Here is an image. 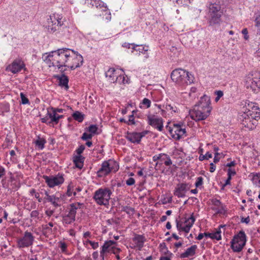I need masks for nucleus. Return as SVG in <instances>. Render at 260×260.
Wrapping results in <instances>:
<instances>
[{
    "mask_svg": "<svg viewBox=\"0 0 260 260\" xmlns=\"http://www.w3.org/2000/svg\"><path fill=\"white\" fill-rule=\"evenodd\" d=\"M238 118L244 127L249 130L254 129L260 119V109L257 104L245 101L244 106L239 113Z\"/></svg>",
    "mask_w": 260,
    "mask_h": 260,
    "instance_id": "f257e3e1",
    "label": "nucleus"
},
{
    "mask_svg": "<svg viewBox=\"0 0 260 260\" xmlns=\"http://www.w3.org/2000/svg\"><path fill=\"white\" fill-rule=\"evenodd\" d=\"M68 52L69 48L58 49L44 54L42 59L49 67H55L60 72L64 73L67 70L66 64Z\"/></svg>",
    "mask_w": 260,
    "mask_h": 260,
    "instance_id": "f03ea898",
    "label": "nucleus"
},
{
    "mask_svg": "<svg viewBox=\"0 0 260 260\" xmlns=\"http://www.w3.org/2000/svg\"><path fill=\"white\" fill-rule=\"evenodd\" d=\"M207 22L210 26H219L222 23L223 9L220 2L209 3L207 6Z\"/></svg>",
    "mask_w": 260,
    "mask_h": 260,
    "instance_id": "7ed1b4c3",
    "label": "nucleus"
},
{
    "mask_svg": "<svg viewBox=\"0 0 260 260\" xmlns=\"http://www.w3.org/2000/svg\"><path fill=\"white\" fill-rule=\"evenodd\" d=\"M171 78L173 82L181 87L193 83L194 80L193 75L181 68L174 70L171 73Z\"/></svg>",
    "mask_w": 260,
    "mask_h": 260,
    "instance_id": "20e7f679",
    "label": "nucleus"
},
{
    "mask_svg": "<svg viewBox=\"0 0 260 260\" xmlns=\"http://www.w3.org/2000/svg\"><path fill=\"white\" fill-rule=\"evenodd\" d=\"M119 168V164L116 160L109 159L101 164L100 168L96 172V176L99 178L105 177L111 172L116 173Z\"/></svg>",
    "mask_w": 260,
    "mask_h": 260,
    "instance_id": "39448f33",
    "label": "nucleus"
},
{
    "mask_svg": "<svg viewBox=\"0 0 260 260\" xmlns=\"http://www.w3.org/2000/svg\"><path fill=\"white\" fill-rule=\"evenodd\" d=\"M112 194V191L109 188L101 187L95 191L93 199L98 205L107 207Z\"/></svg>",
    "mask_w": 260,
    "mask_h": 260,
    "instance_id": "423d86ee",
    "label": "nucleus"
},
{
    "mask_svg": "<svg viewBox=\"0 0 260 260\" xmlns=\"http://www.w3.org/2000/svg\"><path fill=\"white\" fill-rule=\"evenodd\" d=\"M83 206L82 203H75L71 204L66 213L62 215V223L64 226L71 224L75 221L77 210Z\"/></svg>",
    "mask_w": 260,
    "mask_h": 260,
    "instance_id": "0eeeda50",
    "label": "nucleus"
},
{
    "mask_svg": "<svg viewBox=\"0 0 260 260\" xmlns=\"http://www.w3.org/2000/svg\"><path fill=\"white\" fill-rule=\"evenodd\" d=\"M117 243L113 240H106L101 247L100 256L102 260H105V256L107 253L119 254L121 249L117 247Z\"/></svg>",
    "mask_w": 260,
    "mask_h": 260,
    "instance_id": "6e6552de",
    "label": "nucleus"
},
{
    "mask_svg": "<svg viewBox=\"0 0 260 260\" xmlns=\"http://www.w3.org/2000/svg\"><path fill=\"white\" fill-rule=\"evenodd\" d=\"M211 111L209 108L206 109L196 105L193 109L190 110L189 115L192 119L200 121L206 119L210 114Z\"/></svg>",
    "mask_w": 260,
    "mask_h": 260,
    "instance_id": "1a4fd4ad",
    "label": "nucleus"
},
{
    "mask_svg": "<svg viewBox=\"0 0 260 260\" xmlns=\"http://www.w3.org/2000/svg\"><path fill=\"white\" fill-rule=\"evenodd\" d=\"M166 128L172 137L176 140H179L186 136L185 126L183 124L173 123L172 125H167Z\"/></svg>",
    "mask_w": 260,
    "mask_h": 260,
    "instance_id": "9d476101",
    "label": "nucleus"
},
{
    "mask_svg": "<svg viewBox=\"0 0 260 260\" xmlns=\"http://www.w3.org/2000/svg\"><path fill=\"white\" fill-rule=\"evenodd\" d=\"M35 239V237L32 233L28 231H26L22 236L17 239V247L20 249L28 248L33 244Z\"/></svg>",
    "mask_w": 260,
    "mask_h": 260,
    "instance_id": "9b49d317",
    "label": "nucleus"
},
{
    "mask_svg": "<svg viewBox=\"0 0 260 260\" xmlns=\"http://www.w3.org/2000/svg\"><path fill=\"white\" fill-rule=\"evenodd\" d=\"M63 24V17L58 14H52L47 19L48 30L51 32H54Z\"/></svg>",
    "mask_w": 260,
    "mask_h": 260,
    "instance_id": "f8f14e48",
    "label": "nucleus"
},
{
    "mask_svg": "<svg viewBox=\"0 0 260 260\" xmlns=\"http://www.w3.org/2000/svg\"><path fill=\"white\" fill-rule=\"evenodd\" d=\"M147 121L149 125H151L158 131L161 132L164 127V120L161 117L155 114L148 113L147 114Z\"/></svg>",
    "mask_w": 260,
    "mask_h": 260,
    "instance_id": "ddd939ff",
    "label": "nucleus"
},
{
    "mask_svg": "<svg viewBox=\"0 0 260 260\" xmlns=\"http://www.w3.org/2000/svg\"><path fill=\"white\" fill-rule=\"evenodd\" d=\"M43 178L45 180L47 185L50 188L62 184L64 180L63 175L59 173L54 176L43 175Z\"/></svg>",
    "mask_w": 260,
    "mask_h": 260,
    "instance_id": "4468645a",
    "label": "nucleus"
},
{
    "mask_svg": "<svg viewBox=\"0 0 260 260\" xmlns=\"http://www.w3.org/2000/svg\"><path fill=\"white\" fill-rule=\"evenodd\" d=\"M24 69L26 70L25 64L21 58H16L6 68V70L15 74Z\"/></svg>",
    "mask_w": 260,
    "mask_h": 260,
    "instance_id": "2eb2a0df",
    "label": "nucleus"
},
{
    "mask_svg": "<svg viewBox=\"0 0 260 260\" xmlns=\"http://www.w3.org/2000/svg\"><path fill=\"white\" fill-rule=\"evenodd\" d=\"M195 220L196 219L193 216V213L191 215L190 217L185 219L184 223H186V224L185 226H183V222L176 219V227L178 231L179 232L183 231L186 233H189Z\"/></svg>",
    "mask_w": 260,
    "mask_h": 260,
    "instance_id": "dca6fc26",
    "label": "nucleus"
},
{
    "mask_svg": "<svg viewBox=\"0 0 260 260\" xmlns=\"http://www.w3.org/2000/svg\"><path fill=\"white\" fill-rule=\"evenodd\" d=\"M47 112L45 116L41 119V122L49 125L57 124V113H56L53 110H51L50 107L47 108Z\"/></svg>",
    "mask_w": 260,
    "mask_h": 260,
    "instance_id": "f3484780",
    "label": "nucleus"
},
{
    "mask_svg": "<svg viewBox=\"0 0 260 260\" xmlns=\"http://www.w3.org/2000/svg\"><path fill=\"white\" fill-rule=\"evenodd\" d=\"M90 5L92 7H95L98 9H101L102 11L106 13V15H107L106 19L109 21L111 19V13L107 8V6L105 3L102 2L101 0H91L90 3Z\"/></svg>",
    "mask_w": 260,
    "mask_h": 260,
    "instance_id": "a211bd4d",
    "label": "nucleus"
},
{
    "mask_svg": "<svg viewBox=\"0 0 260 260\" xmlns=\"http://www.w3.org/2000/svg\"><path fill=\"white\" fill-rule=\"evenodd\" d=\"M44 194V203L49 202L56 208L61 206V199L56 194L50 195L48 191H45Z\"/></svg>",
    "mask_w": 260,
    "mask_h": 260,
    "instance_id": "6ab92c4d",
    "label": "nucleus"
},
{
    "mask_svg": "<svg viewBox=\"0 0 260 260\" xmlns=\"http://www.w3.org/2000/svg\"><path fill=\"white\" fill-rule=\"evenodd\" d=\"M252 75H248L245 78V86L247 89L255 91L260 86V78H253Z\"/></svg>",
    "mask_w": 260,
    "mask_h": 260,
    "instance_id": "aec40b11",
    "label": "nucleus"
},
{
    "mask_svg": "<svg viewBox=\"0 0 260 260\" xmlns=\"http://www.w3.org/2000/svg\"><path fill=\"white\" fill-rule=\"evenodd\" d=\"M189 189L187 183H180L177 184L174 191V194L178 198L185 197L186 192Z\"/></svg>",
    "mask_w": 260,
    "mask_h": 260,
    "instance_id": "412c9836",
    "label": "nucleus"
},
{
    "mask_svg": "<svg viewBox=\"0 0 260 260\" xmlns=\"http://www.w3.org/2000/svg\"><path fill=\"white\" fill-rule=\"evenodd\" d=\"M132 241L134 244V248H137L139 250H141L144 247L146 238L143 235H139L134 233V237L132 238Z\"/></svg>",
    "mask_w": 260,
    "mask_h": 260,
    "instance_id": "4be33fe9",
    "label": "nucleus"
},
{
    "mask_svg": "<svg viewBox=\"0 0 260 260\" xmlns=\"http://www.w3.org/2000/svg\"><path fill=\"white\" fill-rule=\"evenodd\" d=\"M232 241L237 244H240L242 245H245L246 242V236L243 231H240L237 235H235Z\"/></svg>",
    "mask_w": 260,
    "mask_h": 260,
    "instance_id": "5701e85b",
    "label": "nucleus"
},
{
    "mask_svg": "<svg viewBox=\"0 0 260 260\" xmlns=\"http://www.w3.org/2000/svg\"><path fill=\"white\" fill-rule=\"evenodd\" d=\"M196 105L206 109L209 108L210 111L212 110L210 97L205 94L201 97L199 103Z\"/></svg>",
    "mask_w": 260,
    "mask_h": 260,
    "instance_id": "b1692460",
    "label": "nucleus"
},
{
    "mask_svg": "<svg viewBox=\"0 0 260 260\" xmlns=\"http://www.w3.org/2000/svg\"><path fill=\"white\" fill-rule=\"evenodd\" d=\"M125 138L132 143L139 144L141 141L137 132H127Z\"/></svg>",
    "mask_w": 260,
    "mask_h": 260,
    "instance_id": "393cba45",
    "label": "nucleus"
},
{
    "mask_svg": "<svg viewBox=\"0 0 260 260\" xmlns=\"http://www.w3.org/2000/svg\"><path fill=\"white\" fill-rule=\"evenodd\" d=\"M71 70H74L76 68L80 67L83 63V56L79 54L78 52L76 53L74 59L73 60Z\"/></svg>",
    "mask_w": 260,
    "mask_h": 260,
    "instance_id": "a878e982",
    "label": "nucleus"
},
{
    "mask_svg": "<svg viewBox=\"0 0 260 260\" xmlns=\"http://www.w3.org/2000/svg\"><path fill=\"white\" fill-rule=\"evenodd\" d=\"M197 249V246L196 245L191 246L189 248H187L184 252L180 254V258H184L194 255Z\"/></svg>",
    "mask_w": 260,
    "mask_h": 260,
    "instance_id": "bb28decb",
    "label": "nucleus"
},
{
    "mask_svg": "<svg viewBox=\"0 0 260 260\" xmlns=\"http://www.w3.org/2000/svg\"><path fill=\"white\" fill-rule=\"evenodd\" d=\"M61 75H57L55 78L59 81V85L61 87H64L65 89L69 88V78L63 73Z\"/></svg>",
    "mask_w": 260,
    "mask_h": 260,
    "instance_id": "cd10ccee",
    "label": "nucleus"
},
{
    "mask_svg": "<svg viewBox=\"0 0 260 260\" xmlns=\"http://www.w3.org/2000/svg\"><path fill=\"white\" fill-rule=\"evenodd\" d=\"M116 70L113 68H110L106 73V77L111 83H115V79L117 76Z\"/></svg>",
    "mask_w": 260,
    "mask_h": 260,
    "instance_id": "c85d7f7f",
    "label": "nucleus"
},
{
    "mask_svg": "<svg viewBox=\"0 0 260 260\" xmlns=\"http://www.w3.org/2000/svg\"><path fill=\"white\" fill-rule=\"evenodd\" d=\"M77 51L69 49V52L68 53L67 60L66 64V68H68L71 70L73 60L74 59L75 54Z\"/></svg>",
    "mask_w": 260,
    "mask_h": 260,
    "instance_id": "c756f323",
    "label": "nucleus"
},
{
    "mask_svg": "<svg viewBox=\"0 0 260 260\" xmlns=\"http://www.w3.org/2000/svg\"><path fill=\"white\" fill-rule=\"evenodd\" d=\"M163 108L165 109L166 111H168L171 114L178 113L179 111V109L174 103H170L167 102L166 104L163 105Z\"/></svg>",
    "mask_w": 260,
    "mask_h": 260,
    "instance_id": "7c9ffc66",
    "label": "nucleus"
},
{
    "mask_svg": "<svg viewBox=\"0 0 260 260\" xmlns=\"http://www.w3.org/2000/svg\"><path fill=\"white\" fill-rule=\"evenodd\" d=\"M85 158L82 155H76L74 157L73 162L76 168L81 169L84 165Z\"/></svg>",
    "mask_w": 260,
    "mask_h": 260,
    "instance_id": "2f4dec72",
    "label": "nucleus"
},
{
    "mask_svg": "<svg viewBox=\"0 0 260 260\" xmlns=\"http://www.w3.org/2000/svg\"><path fill=\"white\" fill-rule=\"evenodd\" d=\"M36 147L39 150H43L45 148L46 140L44 138L38 136L37 139L34 142Z\"/></svg>",
    "mask_w": 260,
    "mask_h": 260,
    "instance_id": "473e14b6",
    "label": "nucleus"
},
{
    "mask_svg": "<svg viewBox=\"0 0 260 260\" xmlns=\"http://www.w3.org/2000/svg\"><path fill=\"white\" fill-rule=\"evenodd\" d=\"M159 158L161 163H164L166 166H169L172 164L170 157L167 154L160 153Z\"/></svg>",
    "mask_w": 260,
    "mask_h": 260,
    "instance_id": "72a5a7b5",
    "label": "nucleus"
},
{
    "mask_svg": "<svg viewBox=\"0 0 260 260\" xmlns=\"http://www.w3.org/2000/svg\"><path fill=\"white\" fill-rule=\"evenodd\" d=\"M72 117L76 121L82 122L84 119L85 115L78 111H76L73 113Z\"/></svg>",
    "mask_w": 260,
    "mask_h": 260,
    "instance_id": "f704fd0d",
    "label": "nucleus"
},
{
    "mask_svg": "<svg viewBox=\"0 0 260 260\" xmlns=\"http://www.w3.org/2000/svg\"><path fill=\"white\" fill-rule=\"evenodd\" d=\"M29 194L30 196L34 197L35 199H36L38 202L44 203V199L42 198V197L38 193L37 190L35 188H31L29 191Z\"/></svg>",
    "mask_w": 260,
    "mask_h": 260,
    "instance_id": "c9c22d12",
    "label": "nucleus"
},
{
    "mask_svg": "<svg viewBox=\"0 0 260 260\" xmlns=\"http://www.w3.org/2000/svg\"><path fill=\"white\" fill-rule=\"evenodd\" d=\"M240 244H237L236 243L231 241V247L234 252H239L242 251L244 246Z\"/></svg>",
    "mask_w": 260,
    "mask_h": 260,
    "instance_id": "e433bc0d",
    "label": "nucleus"
},
{
    "mask_svg": "<svg viewBox=\"0 0 260 260\" xmlns=\"http://www.w3.org/2000/svg\"><path fill=\"white\" fill-rule=\"evenodd\" d=\"M137 111L133 110L132 111V114L128 116V120L126 121V124L128 125H135L136 124V121L135 120V117H139V116H137L136 115Z\"/></svg>",
    "mask_w": 260,
    "mask_h": 260,
    "instance_id": "4c0bfd02",
    "label": "nucleus"
},
{
    "mask_svg": "<svg viewBox=\"0 0 260 260\" xmlns=\"http://www.w3.org/2000/svg\"><path fill=\"white\" fill-rule=\"evenodd\" d=\"M121 211L126 212L129 216H133L135 213V209L128 206H121Z\"/></svg>",
    "mask_w": 260,
    "mask_h": 260,
    "instance_id": "58836bf2",
    "label": "nucleus"
},
{
    "mask_svg": "<svg viewBox=\"0 0 260 260\" xmlns=\"http://www.w3.org/2000/svg\"><path fill=\"white\" fill-rule=\"evenodd\" d=\"M151 101L147 98H144L140 104V108H149L151 106Z\"/></svg>",
    "mask_w": 260,
    "mask_h": 260,
    "instance_id": "ea45409f",
    "label": "nucleus"
},
{
    "mask_svg": "<svg viewBox=\"0 0 260 260\" xmlns=\"http://www.w3.org/2000/svg\"><path fill=\"white\" fill-rule=\"evenodd\" d=\"M149 46L146 45H139V46L137 48V52H139V55H140L141 53L145 54L146 52L148 51Z\"/></svg>",
    "mask_w": 260,
    "mask_h": 260,
    "instance_id": "a19ab883",
    "label": "nucleus"
},
{
    "mask_svg": "<svg viewBox=\"0 0 260 260\" xmlns=\"http://www.w3.org/2000/svg\"><path fill=\"white\" fill-rule=\"evenodd\" d=\"M77 193L74 191V185L72 183H70L68 186L67 195L68 197H71L72 195L75 196Z\"/></svg>",
    "mask_w": 260,
    "mask_h": 260,
    "instance_id": "79ce46f5",
    "label": "nucleus"
},
{
    "mask_svg": "<svg viewBox=\"0 0 260 260\" xmlns=\"http://www.w3.org/2000/svg\"><path fill=\"white\" fill-rule=\"evenodd\" d=\"M42 232L44 235L46 236H48V235L51 234L52 232V230L50 227L48 226L46 224L42 225Z\"/></svg>",
    "mask_w": 260,
    "mask_h": 260,
    "instance_id": "37998d69",
    "label": "nucleus"
},
{
    "mask_svg": "<svg viewBox=\"0 0 260 260\" xmlns=\"http://www.w3.org/2000/svg\"><path fill=\"white\" fill-rule=\"evenodd\" d=\"M252 181L254 184L260 187V174L255 173L253 174Z\"/></svg>",
    "mask_w": 260,
    "mask_h": 260,
    "instance_id": "c03bdc74",
    "label": "nucleus"
},
{
    "mask_svg": "<svg viewBox=\"0 0 260 260\" xmlns=\"http://www.w3.org/2000/svg\"><path fill=\"white\" fill-rule=\"evenodd\" d=\"M212 154L209 152H206L205 155L203 154H201L199 157V159L200 161H203L204 160H208L210 158H212Z\"/></svg>",
    "mask_w": 260,
    "mask_h": 260,
    "instance_id": "a18cd8bd",
    "label": "nucleus"
},
{
    "mask_svg": "<svg viewBox=\"0 0 260 260\" xmlns=\"http://www.w3.org/2000/svg\"><path fill=\"white\" fill-rule=\"evenodd\" d=\"M98 129V127L95 124H91L90 125L88 128V131L93 135L95 134H97V131Z\"/></svg>",
    "mask_w": 260,
    "mask_h": 260,
    "instance_id": "49530a36",
    "label": "nucleus"
},
{
    "mask_svg": "<svg viewBox=\"0 0 260 260\" xmlns=\"http://www.w3.org/2000/svg\"><path fill=\"white\" fill-rule=\"evenodd\" d=\"M20 98L21 100V104L23 105L30 104V102L27 98L26 97L25 95L23 93L21 92L20 94Z\"/></svg>",
    "mask_w": 260,
    "mask_h": 260,
    "instance_id": "de8ad7c7",
    "label": "nucleus"
},
{
    "mask_svg": "<svg viewBox=\"0 0 260 260\" xmlns=\"http://www.w3.org/2000/svg\"><path fill=\"white\" fill-rule=\"evenodd\" d=\"M221 231L220 230L217 231L214 233H211V239H216L217 240H220L221 239Z\"/></svg>",
    "mask_w": 260,
    "mask_h": 260,
    "instance_id": "09e8293b",
    "label": "nucleus"
},
{
    "mask_svg": "<svg viewBox=\"0 0 260 260\" xmlns=\"http://www.w3.org/2000/svg\"><path fill=\"white\" fill-rule=\"evenodd\" d=\"M117 79H122V81H120V84H125L128 83V79L126 75H118V76L117 77Z\"/></svg>",
    "mask_w": 260,
    "mask_h": 260,
    "instance_id": "8fccbe9b",
    "label": "nucleus"
},
{
    "mask_svg": "<svg viewBox=\"0 0 260 260\" xmlns=\"http://www.w3.org/2000/svg\"><path fill=\"white\" fill-rule=\"evenodd\" d=\"M106 223L109 225H112L113 224H117L118 223V219L114 218H111L106 220Z\"/></svg>",
    "mask_w": 260,
    "mask_h": 260,
    "instance_id": "3c124183",
    "label": "nucleus"
},
{
    "mask_svg": "<svg viewBox=\"0 0 260 260\" xmlns=\"http://www.w3.org/2000/svg\"><path fill=\"white\" fill-rule=\"evenodd\" d=\"M59 244L61 252L62 253H66L67 251V244L65 242L62 241L59 242Z\"/></svg>",
    "mask_w": 260,
    "mask_h": 260,
    "instance_id": "603ef678",
    "label": "nucleus"
},
{
    "mask_svg": "<svg viewBox=\"0 0 260 260\" xmlns=\"http://www.w3.org/2000/svg\"><path fill=\"white\" fill-rule=\"evenodd\" d=\"M203 184V178L202 177H199L197 178L196 181L195 183V186L196 187H200Z\"/></svg>",
    "mask_w": 260,
    "mask_h": 260,
    "instance_id": "864d4df0",
    "label": "nucleus"
},
{
    "mask_svg": "<svg viewBox=\"0 0 260 260\" xmlns=\"http://www.w3.org/2000/svg\"><path fill=\"white\" fill-rule=\"evenodd\" d=\"M93 135L90 134H88L87 133H84L81 137V139L86 141L87 140L91 139Z\"/></svg>",
    "mask_w": 260,
    "mask_h": 260,
    "instance_id": "5fc2aeb1",
    "label": "nucleus"
},
{
    "mask_svg": "<svg viewBox=\"0 0 260 260\" xmlns=\"http://www.w3.org/2000/svg\"><path fill=\"white\" fill-rule=\"evenodd\" d=\"M85 147L83 145H81L79 146V147L76 150V152L77 154V155H81V154L83 153V151L85 150Z\"/></svg>",
    "mask_w": 260,
    "mask_h": 260,
    "instance_id": "6e6d98bb",
    "label": "nucleus"
},
{
    "mask_svg": "<svg viewBox=\"0 0 260 260\" xmlns=\"http://www.w3.org/2000/svg\"><path fill=\"white\" fill-rule=\"evenodd\" d=\"M215 94L216 95V97L215 98V101L217 102L220 98L222 97L223 95V93L221 90H218L215 92Z\"/></svg>",
    "mask_w": 260,
    "mask_h": 260,
    "instance_id": "4d7b16f0",
    "label": "nucleus"
},
{
    "mask_svg": "<svg viewBox=\"0 0 260 260\" xmlns=\"http://www.w3.org/2000/svg\"><path fill=\"white\" fill-rule=\"evenodd\" d=\"M212 203L214 206H215L217 207H219L222 205L221 202L219 200H218L217 199H213L212 200Z\"/></svg>",
    "mask_w": 260,
    "mask_h": 260,
    "instance_id": "13d9d810",
    "label": "nucleus"
},
{
    "mask_svg": "<svg viewBox=\"0 0 260 260\" xmlns=\"http://www.w3.org/2000/svg\"><path fill=\"white\" fill-rule=\"evenodd\" d=\"M219 209V210H217V214H224L226 213V210L225 209V207L224 206L222 205L220 206Z\"/></svg>",
    "mask_w": 260,
    "mask_h": 260,
    "instance_id": "bf43d9fd",
    "label": "nucleus"
},
{
    "mask_svg": "<svg viewBox=\"0 0 260 260\" xmlns=\"http://www.w3.org/2000/svg\"><path fill=\"white\" fill-rule=\"evenodd\" d=\"M228 176L230 177H232V176H234L236 174V172L235 169L232 168H229L227 170Z\"/></svg>",
    "mask_w": 260,
    "mask_h": 260,
    "instance_id": "052dcab7",
    "label": "nucleus"
},
{
    "mask_svg": "<svg viewBox=\"0 0 260 260\" xmlns=\"http://www.w3.org/2000/svg\"><path fill=\"white\" fill-rule=\"evenodd\" d=\"M39 212L38 210H33L30 213V217L32 218H38Z\"/></svg>",
    "mask_w": 260,
    "mask_h": 260,
    "instance_id": "680f3d73",
    "label": "nucleus"
},
{
    "mask_svg": "<svg viewBox=\"0 0 260 260\" xmlns=\"http://www.w3.org/2000/svg\"><path fill=\"white\" fill-rule=\"evenodd\" d=\"M242 33L244 35V39L245 40H248L249 39V36L248 35V31L247 28H245L243 29L242 30Z\"/></svg>",
    "mask_w": 260,
    "mask_h": 260,
    "instance_id": "e2e57ef3",
    "label": "nucleus"
},
{
    "mask_svg": "<svg viewBox=\"0 0 260 260\" xmlns=\"http://www.w3.org/2000/svg\"><path fill=\"white\" fill-rule=\"evenodd\" d=\"M135 183V180L132 177L129 178L126 181V184L128 186H131Z\"/></svg>",
    "mask_w": 260,
    "mask_h": 260,
    "instance_id": "0e129e2a",
    "label": "nucleus"
},
{
    "mask_svg": "<svg viewBox=\"0 0 260 260\" xmlns=\"http://www.w3.org/2000/svg\"><path fill=\"white\" fill-rule=\"evenodd\" d=\"M12 140L11 139V137L9 136L8 135H7L5 140V143H6V145L7 146L10 145L12 143Z\"/></svg>",
    "mask_w": 260,
    "mask_h": 260,
    "instance_id": "69168bd1",
    "label": "nucleus"
},
{
    "mask_svg": "<svg viewBox=\"0 0 260 260\" xmlns=\"http://www.w3.org/2000/svg\"><path fill=\"white\" fill-rule=\"evenodd\" d=\"M54 213V210L51 209H47L45 212V215L49 217H50Z\"/></svg>",
    "mask_w": 260,
    "mask_h": 260,
    "instance_id": "338daca9",
    "label": "nucleus"
},
{
    "mask_svg": "<svg viewBox=\"0 0 260 260\" xmlns=\"http://www.w3.org/2000/svg\"><path fill=\"white\" fill-rule=\"evenodd\" d=\"M90 245H91L92 249H97L99 246V242L92 241V242H90Z\"/></svg>",
    "mask_w": 260,
    "mask_h": 260,
    "instance_id": "774afa93",
    "label": "nucleus"
}]
</instances>
